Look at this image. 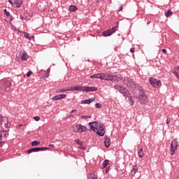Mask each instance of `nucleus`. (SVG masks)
I'll return each mask as SVG.
<instances>
[{
  "label": "nucleus",
  "mask_w": 179,
  "mask_h": 179,
  "mask_svg": "<svg viewBox=\"0 0 179 179\" xmlns=\"http://www.w3.org/2000/svg\"><path fill=\"white\" fill-rule=\"evenodd\" d=\"M89 178L90 179H97V176H96V175H94V173H90L89 175Z\"/></svg>",
  "instance_id": "27"
},
{
  "label": "nucleus",
  "mask_w": 179,
  "mask_h": 179,
  "mask_svg": "<svg viewBox=\"0 0 179 179\" xmlns=\"http://www.w3.org/2000/svg\"><path fill=\"white\" fill-rule=\"evenodd\" d=\"M178 117H179V114H178Z\"/></svg>",
  "instance_id": "49"
},
{
  "label": "nucleus",
  "mask_w": 179,
  "mask_h": 179,
  "mask_svg": "<svg viewBox=\"0 0 179 179\" xmlns=\"http://www.w3.org/2000/svg\"><path fill=\"white\" fill-rule=\"evenodd\" d=\"M177 148H178V141L177 139H174L172 141L171 143V155L173 156L176 153V150H177Z\"/></svg>",
  "instance_id": "8"
},
{
  "label": "nucleus",
  "mask_w": 179,
  "mask_h": 179,
  "mask_svg": "<svg viewBox=\"0 0 179 179\" xmlns=\"http://www.w3.org/2000/svg\"><path fill=\"white\" fill-rule=\"evenodd\" d=\"M89 118H91V117L89 115H82L81 116V120H89Z\"/></svg>",
  "instance_id": "30"
},
{
  "label": "nucleus",
  "mask_w": 179,
  "mask_h": 179,
  "mask_svg": "<svg viewBox=\"0 0 179 179\" xmlns=\"http://www.w3.org/2000/svg\"><path fill=\"white\" fill-rule=\"evenodd\" d=\"M40 143V141H32L31 142V146H38V144Z\"/></svg>",
  "instance_id": "28"
},
{
  "label": "nucleus",
  "mask_w": 179,
  "mask_h": 179,
  "mask_svg": "<svg viewBox=\"0 0 179 179\" xmlns=\"http://www.w3.org/2000/svg\"><path fill=\"white\" fill-rule=\"evenodd\" d=\"M50 69H48L47 70V72L44 74V76L42 78H48V76H50Z\"/></svg>",
  "instance_id": "26"
},
{
  "label": "nucleus",
  "mask_w": 179,
  "mask_h": 179,
  "mask_svg": "<svg viewBox=\"0 0 179 179\" xmlns=\"http://www.w3.org/2000/svg\"><path fill=\"white\" fill-rule=\"evenodd\" d=\"M78 9V7L76 6H70L69 8V10L70 12H76V10Z\"/></svg>",
  "instance_id": "19"
},
{
  "label": "nucleus",
  "mask_w": 179,
  "mask_h": 179,
  "mask_svg": "<svg viewBox=\"0 0 179 179\" xmlns=\"http://www.w3.org/2000/svg\"><path fill=\"white\" fill-rule=\"evenodd\" d=\"M114 33H115V28H111L103 31L102 36H103V37H108L109 36H111V34H114Z\"/></svg>",
  "instance_id": "13"
},
{
  "label": "nucleus",
  "mask_w": 179,
  "mask_h": 179,
  "mask_svg": "<svg viewBox=\"0 0 179 179\" xmlns=\"http://www.w3.org/2000/svg\"><path fill=\"white\" fill-rule=\"evenodd\" d=\"M3 13H4V15H6V16L7 17H10V22H12V20H13L15 18L13 17V16H12V15H10V13H9L8 11V10H6V9H4L3 10Z\"/></svg>",
  "instance_id": "17"
},
{
  "label": "nucleus",
  "mask_w": 179,
  "mask_h": 179,
  "mask_svg": "<svg viewBox=\"0 0 179 179\" xmlns=\"http://www.w3.org/2000/svg\"><path fill=\"white\" fill-rule=\"evenodd\" d=\"M76 143H77L78 145H82V141H79V140H76Z\"/></svg>",
  "instance_id": "36"
},
{
  "label": "nucleus",
  "mask_w": 179,
  "mask_h": 179,
  "mask_svg": "<svg viewBox=\"0 0 179 179\" xmlns=\"http://www.w3.org/2000/svg\"><path fill=\"white\" fill-rule=\"evenodd\" d=\"M44 150H50V148L43 147L31 148L28 150V153H33V152H43Z\"/></svg>",
  "instance_id": "11"
},
{
  "label": "nucleus",
  "mask_w": 179,
  "mask_h": 179,
  "mask_svg": "<svg viewBox=\"0 0 179 179\" xmlns=\"http://www.w3.org/2000/svg\"><path fill=\"white\" fill-rule=\"evenodd\" d=\"M73 132H76V134H82V132H86L87 129L82 124H74L73 126Z\"/></svg>",
  "instance_id": "6"
},
{
  "label": "nucleus",
  "mask_w": 179,
  "mask_h": 179,
  "mask_svg": "<svg viewBox=\"0 0 179 179\" xmlns=\"http://www.w3.org/2000/svg\"><path fill=\"white\" fill-rule=\"evenodd\" d=\"M162 52H163L164 54H167V50H166V49H163V50H162Z\"/></svg>",
  "instance_id": "42"
},
{
  "label": "nucleus",
  "mask_w": 179,
  "mask_h": 179,
  "mask_svg": "<svg viewBox=\"0 0 179 179\" xmlns=\"http://www.w3.org/2000/svg\"><path fill=\"white\" fill-rule=\"evenodd\" d=\"M34 120L35 121H40V117H38V116L34 117Z\"/></svg>",
  "instance_id": "35"
},
{
  "label": "nucleus",
  "mask_w": 179,
  "mask_h": 179,
  "mask_svg": "<svg viewBox=\"0 0 179 179\" xmlns=\"http://www.w3.org/2000/svg\"><path fill=\"white\" fill-rule=\"evenodd\" d=\"M96 100L95 97L90 98L89 99H85L81 101V104H90V103H93Z\"/></svg>",
  "instance_id": "16"
},
{
  "label": "nucleus",
  "mask_w": 179,
  "mask_h": 179,
  "mask_svg": "<svg viewBox=\"0 0 179 179\" xmlns=\"http://www.w3.org/2000/svg\"><path fill=\"white\" fill-rule=\"evenodd\" d=\"M90 78L91 79H102L103 80H106L107 74H104V73L94 74L91 76Z\"/></svg>",
  "instance_id": "10"
},
{
  "label": "nucleus",
  "mask_w": 179,
  "mask_h": 179,
  "mask_svg": "<svg viewBox=\"0 0 179 179\" xmlns=\"http://www.w3.org/2000/svg\"><path fill=\"white\" fill-rule=\"evenodd\" d=\"M138 171V167L136 166H135L134 167V169L131 170V176H135V174H136V172Z\"/></svg>",
  "instance_id": "22"
},
{
  "label": "nucleus",
  "mask_w": 179,
  "mask_h": 179,
  "mask_svg": "<svg viewBox=\"0 0 179 179\" xmlns=\"http://www.w3.org/2000/svg\"><path fill=\"white\" fill-rule=\"evenodd\" d=\"M171 15H173V11L169 10L166 13H165V16L166 17H169L170 16H171Z\"/></svg>",
  "instance_id": "25"
},
{
  "label": "nucleus",
  "mask_w": 179,
  "mask_h": 179,
  "mask_svg": "<svg viewBox=\"0 0 179 179\" xmlns=\"http://www.w3.org/2000/svg\"><path fill=\"white\" fill-rule=\"evenodd\" d=\"M115 89L118 90L120 93L123 94L124 97H128L129 100H131V94L128 91V90L125 89V87L120 86V85H115Z\"/></svg>",
  "instance_id": "4"
},
{
  "label": "nucleus",
  "mask_w": 179,
  "mask_h": 179,
  "mask_svg": "<svg viewBox=\"0 0 179 179\" xmlns=\"http://www.w3.org/2000/svg\"><path fill=\"white\" fill-rule=\"evenodd\" d=\"M2 135H3V136H5V138H8L9 136V134H8V132L6 131L5 133L2 134Z\"/></svg>",
  "instance_id": "34"
},
{
  "label": "nucleus",
  "mask_w": 179,
  "mask_h": 179,
  "mask_svg": "<svg viewBox=\"0 0 179 179\" xmlns=\"http://www.w3.org/2000/svg\"><path fill=\"white\" fill-rule=\"evenodd\" d=\"M8 121V119L6 117H0V121L1 122H3V121Z\"/></svg>",
  "instance_id": "32"
},
{
  "label": "nucleus",
  "mask_w": 179,
  "mask_h": 179,
  "mask_svg": "<svg viewBox=\"0 0 179 179\" xmlns=\"http://www.w3.org/2000/svg\"><path fill=\"white\" fill-rule=\"evenodd\" d=\"M66 97V94H58L52 97V100H62V99H65Z\"/></svg>",
  "instance_id": "15"
},
{
  "label": "nucleus",
  "mask_w": 179,
  "mask_h": 179,
  "mask_svg": "<svg viewBox=\"0 0 179 179\" xmlns=\"http://www.w3.org/2000/svg\"><path fill=\"white\" fill-rule=\"evenodd\" d=\"M170 121H171V120H170L169 117L166 119V124H167V125H169V124H170Z\"/></svg>",
  "instance_id": "39"
},
{
  "label": "nucleus",
  "mask_w": 179,
  "mask_h": 179,
  "mask_svg": "<svg viewBox=\"0 0 179 179\" xmlns=\"http://www.w3.org/2000/svg\"><path fill=\"white\" fill-rule=\"evenodd\" d=\"M106 80H111L112 82H120V80H122V76H121V74L106 75Z\"/></svg>",
  "instance_id": "7"
},
{
  "label": "nucleus",
  "mask_w": 179,
  "mask_h": 179,
  "mask_svg": "<svg viewBox=\"0 0 179 179\" xmlns=\"http://www.w3.org/2000/svg\"><path fill=\"white\" fill-rule=\"evenodd\" d=\"M4 127H5V128H8V123L4 124Z\"/></svg>",
  "instance_id": "47"
},
{
  "label": "nucleus",
  "mask_w": 179,
  "mask_h": 179,
  "mask_svg": "<svg viewBox=\"0 0 179 179\" xmlns=\"http://www.w3.org/2000/svg\"><path fill=\"white\" fill-rule=\"evenodd\" d=\"M38 9H39L40 10H44V9H45V7L43 6V7H42V8H40V6H38Z\"/></svg>",
  "instance_id": "38"
},
{
  "label": "nucleus",
  "mask_w": 179,
  "mask_h": 179,
  "mask_svg": "<svg viewBox=\"0 0 179 179\" xmlns=\"http://www.w3.org/2000/svg\"><path fill=\"white\" fill-rule=\"evenodd\" d=\"M8 2L14 8H20L23 5V0H8Z\"/></svg>",
  "instance_id": "9"
},
{
  "label": "nucleus",
  "mask_w": 179,
  "mask_h": 179,
  "mask_svg": "<svg viewBox=\"0 0 179 179\" xmlns=\"http://www.w3.org/2000/svg\"><path fill=\"white\" fill-rule=\"evenodd\" d=\"M108 166V160L106 159L103 163H102V169H106Z\"/></svg>",
  "instance_id": "23"
},
{
  "label": "nucleus",
  "mask_w": 179,
  "mask_h": 179,
  "mask_svg": "<svg viewBox=\"0 0 179 179\" xmlns=\"http://www.w3.org/2000/svg\"><path fill=\"white\" fill-rule=\"evenodd\" d=\"M95 107H96V108H101L102 106H101L100 103H96L95 104Z\"/></svg>",
  "instance_id": "33"
},
{
  "label": "nucleus",
  "mask_w": 179,
  "mask_h": 179,
  "mask_svg": "<svg viewBox=\"0 0 179 179\" xmlns=\"http://www.w3.org/2000/svg\"><path fill=\"white\" fill-rule=\"evenodd\" d=\"M25 77H26V75L24 74V78H25Z\"/></svg>",
  "instance_id": "48"
},
{
  "label": "nucleus",
  "mask_w": 179,
  "mask_h": 179,
  "mask_svg": "<svg viewBox=\"0 0 179 179\" xmlns=\"http://www.w3.org/2000/svg\"><path fill=\"white\" fill-rule=\"evenodd\" d=\"M49 146L50 148H55V145H54V144H50Z\"/></svg>",
  "instance_id": "46"
},
{
  "label": "nucleus",
  "mask_w": 179,
  "mask_h": 179,
  "mask_svg": "<svg viewBox=\"0 0 179 179\" xmlns=\"http://www.w3.org/2000/svg\"><path fill=\"white\" fill-rule=\"evenodd\" d=\"M125 85L127 86L128 89L129 90H131L132 92L136 90L138 85H136V83H135L134 80H132L129 78H125L123 80Z\"/></svg>",
  "instance_id": "3"
},
{
  "label": "nucleus",
  "mask_w": 179,
  "mask_h": 179,
  "mask_svg": "<svg viewBox=\"0 0 179 179\" xmlns=\"http://www.w3.org/2000/svg\"><path fill=\"white\" fill-rule=\"evenodd\" d=\"M5 132H6V131H1L0 139H1V138H2V134H5Z\"/></svg>",
  "instance_id": "40"
},
{
  "label": "nucleus",
  "mask_w": 179,
  "mask_h": 179,
  "mask_svg": "<svg viewBox=\"0 0 179 179\" xmlns=\"http://www.w3.org/2000/svg\"><path fill=\"white\" fill-rule=\"evenodd\" d=\"M108 171H110V168H109V167H107V168L106 169V173H108Z\"/></svg>",
  "instance_id": "43"
},
{
  "label": "nucleus",
  "mask_w": 179,
  "mask_h": 179,
  "mask_svg": "<svg viewBox=\"0 0 179 179\" xmlns=\"http://www.w3.org/2000/svg\"><path fill=\"white\" fill-rule=\"evenodd\" d=\"M178 68H179V66H178Z\"/></svg>",
  "instance_id": "51"
},
{
  "label": "nucleus",
  "mask_w": 179,
  "mask_h": 179,
  "mask_svg": "<svg viewBox=\"0 0 179 179\" xmlns=\"http://www.w3.org/2000/svg\"><path fill=\"white\" fill-rule=\"evenodd\" d=\"M122 9H124V7H122V6H121L119 7V8H118V12H121V10H122Z\"/></svg>",
  "instance_id": "37"
},
{
  "label": "nucleus",
  "mask_w": 179,
  "mask_h": 179,
  "mask_svg": "<svg viewBox=\"0 0 179 179\" xmlns=\"http://www.w3.org/2000/svg\"><path fill=\"white\" fill-rule=\"evenodd\" d=\"M24 37L28 40H34V36H30L29 33H25Z\"/></svg>",
  "instance_id": "20"
},
{
  "label": "nucleus",
  "mask_w": 179,
  "mask_h": 179,
  "mask_svg": "<svg viewBox=\"0 0 179 179\" xmlns=\"http://www.w3.org/2000/svg\"><path fill=\"white\" fill-rule=\"evenodd\" d=\"M138 100L141 104H148L149 103V99L148 98V95L143 91H140Z\"/></svg>",
  "instance_id": "5"
},
{
  "label": "nucleus",
  "mask_w": 179,
  "mask_h": 179,
  "mask_svg": "<svg viewBox=\"0 0 179 179\" xmlns=\"http://www.w3.org/2000/svg\"><path fill=\"white\" fill-rule=\"evenodd\" d=\"M69 90H70L62 89V90H59L57 91V93H64V92H69Z\"/></svg>",
  "instance_id": "29"
},
{
  "label": "nucleus",
  "mask_w": 179,
  "mask_h": 179,
  "mask_svg": "<svg viewBox=\"0 0 179 179\" xmlns=\"http://www.w3.org/2000/svg\"><path fill=\"white\" fill-rule=\"evenodd\" d=\"M113 29H115V31H117V29H118V24L113 27Z\"/></svg>",
  "instance_id": "41"
},
{
  "label": "nucleus",
  "mask_w": 179,
  "mask_h": 179,
  "mask_svg": "<svg viewBox=\"0 0 179 179\" xmlns=\"http://www.w3.org/2000/svg\"><path fill=\"white\" fill-rule=\"evenodd\" d=\"M70 90L71 92H97V88L95 87H83V86H79V85H76L73 87H71Z\"/></svg>",
  "instance_id": "2"
},
{
  "label": "nucleus",
  "mask_w": 179,
  "mask_h": 179,
  "mask_svg": "<svg viewBox=\"0 0 179 179\" xmlns=\"http://www.w3.org/2000/svg\"><path fill=\"white\" fill-rule=\"evenodd\" d=\"M0 143H1V141H0Z\"/></svg>",
  "instance_id": "50"
},
{
  "label": "nucleus",
  "mask_w": 179,
  "mask_h": 179,
  "mask_svg": "<svg viewBox=\"0 0 179 179\" xmlns=\"http://www.w3.org/2000/svg\"><path fill=\"white\" fill-rule=\"evenodd\" d=\"M104 143H105L106 148H110V146L111 145V141L109 137H107V136L105 137Z\"/></svg>",
  "instance_id": "18"
},
{
  "label": "nucleus",
  "mask_w": 179,
  "mask_h": 179,
  "mask_svg": "<svg viewBox=\"0 0 179 179\" xmlns=\"http://www.w3.org/2000/svg\"><path fill=\"white\" fill-rule=\"evenodd\" d=\"M89 126L91 129L94 131L96 134L99 135V136H104V134H106V130L104 124L103 123H99L97 122H90Z\"/></svg>",
  "instance_id": "1"
},
{
  "label": "nucleus",
  "mask_w": 179,
  "mask_h": 179,
  "mask_svg": "<svg viewBox=\"0 0 179 179\" xmlns=\"http://www.w3.org/2000/svg\"><path fill=\"white\" fill-rule=\"evenodd\" d=\"M31 75H33V71H29L27 73V78H30V76H31Z\"/></svg>",
  "instance_id": "31"
},
{
  "label": "nucleus",
  "mask_w": 179,
  "mask_h": 179,
  "mask_svg": "<svg viewBox=\"0 0 179 179\" xmlns=\"http://www.w3.org/2000/svg\"><path fill=\"white\" fill-rule=\"evenodd\" d=\"M71 113H78V110H71Z\"/></svg>",
  "instance_id": "45"
},
{
  "label": "nucleus",
  "mask_w": 179,
  "mask_h": 179,
  "mask_svg": "<svg viewBox=\"0 0 179 179\" xmlns=\"http://www.w3.org/2000/svg\"><path fill=\"white\" fill-rule=\"evenodd\" d=\"M28 59H29V55L27 54L24 53V54L22 55L21 59L22 61H26Z\"/></svg>",
  "instance_id": "21"
},
{
  "label": "nucleus",
  "mask_w": 179,
  "mask_h": 179,
  "mask_svg": "<svg viewBox=\"0 0 179 179\" xmlns=\"http://www.w3.org/2000/svg\"><path fill=\"white\" fill-rule=\"evenodd\" d=\"M150 83L154 87H156V86H162V82H160V80H159L156 78H150Z\"/></svg>",
  "instance_id": "12"
},
{
  "label": "nucleus",
  "mask_w": 179,
  "mask_h": 179,
  "mask_svg": "<svg viewBox=\"0 0 179 179\" xmlns=\"http://www.w3.org/2000/svg\"><path fill=\"white\" fill-rule=\"evenodd\" d=\"M10 85V81H8L6 79H3L0 80V87L3 86L8 87Z\"/></svg>",
  "instance_id": "14"
},
{
  "label": "nucleus",
  "mask_w": 179,
  "mask_h": 179,
  "mask_svg": "<svg viewBox=\"0 0 179 179\" xmlns=\"http://www.w3.org/2000/svg\"><path fill=\"white\" fill-rule=\"evenodd\" d=\"M138 156L142 158L143 157L144 155H143V148H141L139 150V151L138 152Z\"/></svg>",
  "instance_id": "24"
},
{
  "label": "nucleus",
  "mask_w": 179,
  "mask_h": 179,
  "mask_svg": "<svg viewBox=\"0 0 179 179\" xmlns=\"http://www.w3.org/2000/svg\"><path fill=\"white\" fill-rule=\"evenodd\" d=\"M130 52H135V49L134 48H131L130 49Z\"/></svg>",
  "instance_id": "44"
}]
</instances>
